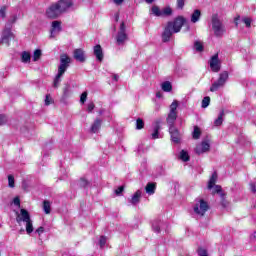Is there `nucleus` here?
<instances>
[{
	"mask_svg": "<svg viewBox=\"0 0 256 256\" xmlns=\"http://www.w3.org/2000/svg\"><path fill=\"white\" fill-rule=\"evenodd\" d=\"M210 68L212 69L213 73H219L221 71V62L219 61V54H215L212 56L210 60Z\"/></svg>",
	"mask_w": 256,
	"mask_h": 256,
	"instance_id": "obj_12",
	"label": "nucleus"
},
{
	"mask_svg": "<svg viewBox=\"0 0 256 256\" xmlns=\"http://www.w3.org/2000/svg\"><path fill=\"white\" fill-rule=\"evenodd\" d=\"M114 19H115L116 22L119 21V13H116V14L114 15Z\"/></svg>",
	"mask_w": 256,
	"mask_h": 256,
	"instance_id": "obj_59",
	"label": "nucleus"
},
{
	"mask_svg": "<svg viewBox=\"0 0 256 256\" xmlns=\"http://www.w3.org/2000/svg\"><path fill=\"white\" fill-rule=\"evenodd\" d=\"M61 21H53L52 22V28H51V37L55 35V33L61 32Z\"/></svg>",
	"mask_w": 256,
	"mask_h": 256,
	"instance_id": "obj_23",
	"label": "nucleus"
},
{
	"mask_svg": "<svg viewBox=\"0 0 256 256\" xmlns=\"http://www.w3.org/2000/svg\"><path fill=\"white\" fill-rule=\"evenodd\" d=\"M41 55H43V52L41 51V49H36L34 52H33V56H32V60L34 62H37L41 59Z\"/></svg>",
	"mask_w": 256,
	"mask_h": 256,
	"instance_id": "obj_33",
	"label": "nucleus"
},
{
	"mask_svg": "<svg viewBox=\"0 0 256 256\" xmlns=\"http://www.w3.org/2000/svg\"><path fill=\"white\" fill-rule=\"evenodd\" d=\"M242 23H244L246 25V27L249 28V27H251L252 20L249 17H244V18H242Z\"/></svg>",
	"mask_w": 256,
	"mask_h": 256,
	"instance_id": "obj_45",
	"label": "nucleus"
},
{
	"mask_svg": "<svg viewBox=\"0 0 256 256\" xmlns=\"http://www.w3.org/2000/svg\"><path fill=\"white\" fill-rule=\"evenodd\" d=\"M217 177V172H213L208 182V189H213V187H215V183H217Z\"/></svg>",
	"mask_w": 256,
	"mask_h": 256,
	"instance_id": "obj_29",
	"label": "nucleus"
},
{
	"mask_svg": "<svg viewBox=\"0 0 256 256\" xmlns=\"http://www.w3.org/2000/svg\"><path fill=\"white\" fill-rule=\"evenodd\" d=\"M103 123L102 119L97 118L90 127V133H99V129H101V125Z\"/></svg>",
	"mask_w": 256,
	"mask_h": 256,
	"instance_id": "obj_20",
	"label": "nucleus"
},
{
	"mask_svg": "<svg viewBox=\"0 0 256 256\" xmlns=\"http://www.w3.org/2000/svg\"><path fill=\"white\" fill-rule=\"evenodd\" d=\"M69 65H71V57L67 54L60 55V65L58 66V73L56 74L53 82V87L57 89L61 84V78L65 75L67 69H69Z\"/></svg>",
	"mask_w": 256,
	"mask_h": 256,
	"instance_id": "obj_1",
	"label": "nucleus"
},
{
	"mask_svg": "<svg viewBox=\"0 0 256 256\" xmlns=\"http://www.w3.org/2000/svg\"><path fill=\"white\" fill-rule=\"evenodd\" d=\"M225 117V111L221 110L217 119L214 121V126L215 127H221L223 125V118Z\"/></svg>",
	"mask_w": 256,
	"mask_h": 256,
	"instance_id": "obj_25",
	"label": "nucleus"
},
{
	"mask_svg": "<svg viewBox=\"0 0 256 256\" xmlns=\"http://www.w3.org/2000/svg\"><path fill=\"white\" fill-rule=\"evenodd\" d=\"M6 14H7V6H2L0 9V17L2 19H5Z\"/></svg>",
	"mask_w": 256,
	"mask_h": 256,
	"instance_id": "obj_46",
	"label": "nucleus"
},
{
	"mask_svg": "<svg viewBox=\"0 0 256 256\" xmlns=\"http://www.w3.org/2000/svg\"><path fill=\"white\" fill-rule=\"evenodd\" d=\"M186 21L187 20L183 16H178L173 22H168V25H171L172 31L179 33Z\"/></svg>",
	"mask_w": 256,
	"mask_h": 256,
	"instance_id": "obj_8",
	"label": "nucleus"
},
{
	"mask_svg": "<svg viewBox=\"0 0 256 256\" xmlns=\"http://www.w3.org/2000/svg\"><path fill=\"white\" fill-rule=\"evenodd\" d=\"M173 33H175V32L171 28V24H167L165 29H164V32L162 33L163 43H168V41L171 40V37H172Z\"/></svg>",
	"mask_w": 256,
	"mask_h": 256,
	"instance_id": "obj_16",
	"label": "nucleus"
},
{
	"mask_svg": "<svg viewBox=\"0 0 256 256\" xmlns=\"http://www.w3.org/2000/svg\"><path fill=\"white\" fill-rule=\"evenodd\" d=\"M197 254H198V256H209V252L207 251V249H205L203 247H199L197 249Z\"/></svg>",
	"mask_w": 256,
	"mask_h": 256,
	"instance_id": "obj_38",
	"label": "nucleus"
},
{
	"mask_svg": "<svg viewBox=\"0 0 256 256\" xmlns=\"http://www.w3.org/2000/svg\"><path fill=\"white\" fill-rule=\"evenodd\" d=\"M169 133H170L171 141L173 143L179 144L181 142V133L179 132L177 127L171 126L169 128Z\"/></svg>",
	"mask_w": 256,
	"mask_h": 256,
	"instance_id": "obj_13",
	"label": "nucleus"
},
{
	"mask_svg": "<svg viewBox=\"0 0 256 256\" xmlns=\"http://www.w3.org/2000/svg\"><path fill=\"white\" fill-rule=\"evenodd\" d=\"M16 223H18L19 227H21L23 224L25 225L27 235H31V233H33V220H31V214H29V211L22 208L20 213L17 212Z\"/></svg>",
	"mask_w": 256,
	"mask_h": 256,
	"instance_id": "obj_2",
	"label": "nucleus"
},
{
	"mask_svg": "<svg viewBox=\"0 0 256 256\" xmlns=\"http://www.w3.org/2000/svg\"><path fill=\"white\" fill-rule=\"evenodd\" d=\"M93 109H95V104L93 102L88 103L87 105L88 113H93Z\"/></svg>",
	"mask_w": 256,
	"mask_h": 256,
	"instance_id": "obj_50",
	"label": "nucleus"
},
{
	"mask_svg": "<svg viewBox=\"0 0 256 256\" xmlns=\"http://www.w3.org/2000/svg\"><path fill=\"white\" fill-rule=\"evenodd\" d=\"M11 39H13V32H11V28L5 26L2 32L0 43L1 45H7V47H9V42L11 41Z\"/></svg>",
	"mask_w": 256,
	"mask_h": 256,
	"instance_id": "obj_10",
	"label": "nucleus"
},
{
	"mask_svg": "<svg viewBox=\"0 0 256 256\" xmlns=\"http://www.w3.org/2000/svg\"><path fill=\"white\" fill-rule=\"evenodd\" d=\"M141 195H143V192H141V190H137L131 197V199L129 200V202L131 203V205H139L140 201H141Z\"/></svg>",
	"mask_w": 256,
	"mask_h": 256,
	"instance_id": "obj_19",
	"label": "nucleus"
},
{
	"mask_svg": "<svg viewBox=\"0 0 256 256\" xmlns=\"http://www.w3.org/2000/svg\"><path fill=\"white\" fill-rule=\"evenodd\" d=\"M43 211L46 215H49V213H51V203L47 200L43 202Z\"/></svg>",
	"mask_w": 256,
	"mask_h": 256,
	"instance_id": "obj_34",
	"label": "nucleus"
},
{
	"mask_svg": "<svg viewBox=\"0 0 256 256\" xmlns=\"http://www.w3.org/2000/svg\"><path fill=\"white\" fill-rule=\"evenodd\" d=\"M155 0H145V3H147L148 5H151V3H153Z\"/></svg>",
	"mask_w": 256,
	"mask_h": 256,
	"instance_id": "obj_60",
	"label": "nucleus"
},
{
	"mask_svg": "<svg viewBox=\"0 0 256 256\" xmlns=\"http://www.w3.org/2000/svg\"><path fill=\"white\" fill-rule=\"evenodd\" d=\"M186 2L187 0H176V9L183 10Z\"/></svg>",
	"mask_w": 256,
	"mask_h": 256,
	"instance_id": "obj_40",
	"label": "nucleus"
},
{
	"mask_svg": "<svg viewBox=\"0 0 256 256\" xmlns=\"http://www.w3.org/2000/svg\"><path fill=\"white\" fill-rule=\"evenodd\" d=\"M194 49L195 51H197L198 53H201L204 49L203 47V43H201V41H195L194 42Z\"/></svg>",
	"mask_w": 256,
	"mask_h": 256,
	"instance_id": "obj_36",
	"label": "nucleus"
},
{
	"mask_svg": "<svg viewBox=\"0 0 256 256\" xmlns=\"http://www.w3.org/2000/svg\"><path fill=\"white\" fill-rule=\"evenodd\" d=\"M251 239H256V232L251 236Z\"/></svg>",
	"mask_w": 256,
	"mask_h": 256,
	"instance_id": "obj_62",
	"label": "nucleus"
},
{
	"mask_svg": "<svg viewBox=\"0 0 256 256\" xmlns=\"http://www.w3.org/2000/svg\"><path fill=\"white\" fill-rule=\"evenodd\" d=\"M214 189H215V192H216V193H219V194H220V197H221V199H222V201H221L222 206H223V207H227V204H226V202H225V194L223 193L221 186H220V185H216Z\"/></svg>",
	"mask_w": 256,
	"mask_h": 256,
	"instance_id": "obj_26",
	"label": "nucleus"
},
{
	"mask_svg": "<svg viewBox=\"0 0 256 256\" xmlns=\"http://www.w3.org/2000/svg\"><path fill=\"white\" fill-rule=\"evenodd\" d=\"M113 80H114V81H119V75L114 74V75H113Z\"/></svg>",
	"mask_w": 256,
	"mask_h": 256,
	"instance_id": "obj_57",
	"label": "nucleus"
},
{
	"mask_svg": "<svg viewBox=\"0 0 256 256\" xmlns=\"http://www.w3.org/2000/svg\"><path fill=\"white\" fill-rule=\"evenodd\" d=\"M127 41V33H125V22L120 24V30L116 36L117 45H123Z\"/></svg>",
	"mask_w": 256,
	"mask_h": 256,
	"instance_id": "obj_11",
	"label": "nucleus"
},
{
	"mask_svg": "<svg viewBox=\"0 0 256 256\" xmlns=\"http://www.w3.org/2000/svg\"><path fill=\"white\" fill-rule=\"evenodd\" d=\"M7 123V116L5 114L0 115V125H5Z\"/></svg>",
	"mask_w": 256,
	"mask_h": 256,
	"instance_id": "obj_51",
	"label": "nucleus"
},
{
	"mask_svg": "<svg viewBox=\"0 0 256 256\" xmlns=\"http://www.w3.org/2000/svg\"><path fill=\"white\" fill-rule=\"evenodd\" d=\"M143 127H145V122L143 121V119L138 118L136 120V129L140 130L143 129Z\"/></svg>",
	"mask_w": 256,
	"mask_h": 256,
	"instance_id": "obj_42",
	"label": "nucleus"
},
{
	"mask_svg": "<svg viewBox=\"0 0 256 256\" xmlns=\"http://www.w3.org/2000/svg\"><path fill=\"white\" fill-rule=\"evenodd\" d=\"M61 15H62V12L59 9V6L57 5V3L51 4L46 10V17H48V19H57V17Z\"/></svg>",
	"mask_w": 256,
	"mask_h": 256,
	"instance_id": "obj_7",
	"label": "nucleus"
},
{
	"mask_svg": "<svg viewBox=\"0 0 256 256\" xmlns=\"http://www.w3.org/2000/svg\"><path fill=\"white\" fill-rule=\"evenodd\" d=\"M201 19V10L196 9L191 15V23H197Z\"/></svg>",
	"mask_w": 256,
	"mask_h": 256,
	"instance_id": "obj_27",
	"label": "nucleus"
},
{
	"mask_svg": "<svg viewBox=\"0 0 256 256\" xmlns=\"http://www.w3.org/2000/svg\"><path fill=\"white\" fill-rule=\"evenodd\" d=\"M150 15H154V17H169L170 15H173V10L171 7H165L161 10L159 6L153 5L150 9Z\"/></svg>",
	"mask_w": 256,
	"mask_h": 256,
	"instance_id": "obj_6",
	"label": "nucleus"
},
{
	"mask_svg": "<svg viewBox=\"0 0 256 256\" xmlns=\"http://www.w3.org/2000/svg\"><path fill=\"white\" fill-rule=\"evenodd\" d=\"M212 29L216 37H222L223 33H225V26L217 14L212 15Z\"/></svg>",
	"mask_w": 256,
	"mask_h": 256,
	"instance_id": "obj_3",
	"label": "nucleus"
},
{
	"mask_svg": "<svg viewBox=\"0 0 256 256\" xmlns=\"http://www.w3.org/2000/svg\"><path fill=\"white\" fill-rule=\"evenodd\" d=\"M156 97L161 98V93H156Z\"/></svg>",
	"mask_w": 256,
	"mask_h": 256,
	"instance_id": "obj_63",
	"label": "nucleus"
},
{
	"mask_svg": "<svg viewBox=\"0 0 256 256\" xmlns=\"http://www.w3.org/2000/svg\"><path fill=\"white\" fill-rule=\"evenodd\" d=\"M44 232H45V228L43 226H40L35 231V233H37L38 235H42V233H44Z\"/></svg>",
	"mask_w": 256,
	"mask_h": 256,
	"instance_id": "obj_54",
	"label": "nucleus"
},
{
	"mask_svg": "<svg viewBox=\"0 0 256 256\" xmlns=\"http://www.w3.org/2000/svg\"><path fill=\"white\" fill-rule=\"evenodd\" d=\"M208 210H209V204L205 200L203 199L195 200V204L193 206V211L195 215H199V217H203V215H205V213H207Z\"/></svg>",
	"mask_w": 256,
	"mask_h": 256,
	"instance_id": "obj_4",
	"label": "nucleus"
},
{
	"mask_svg": "<svg viewBox=\"0 0 256 256\" xmlns=\"http://www.w3.org/2000/svg\"><path fill=\"white\" fill-rule=\"evenodd\" d=\"M105 243H107V238L105 236H101L99 240V245L101 248L105 247Z\"/></svg>",
	"mask_w": 256,
	"mask_h": 256,
	"instance_id": "obj_49",
	"label": "nucleus"
},
{
	"mask_svg": "<svg viewBox=\"0 0 256 256\" xmlns=\"http://www.w3.org/2000/svg\"><path fill=\"white\" fill-rule=\"evenodd\" d=\"M8 185L9 187H15V177L13 175H8Z\"/></svg>",
	"mask_w": 256,
	"mask_h": 256,
	"instance_id": "obj_44",
	"label": "nucleus"
},
{
	"mask_svg": "<svg viewBox=\"0 0 256 256\" xmlns=\"http://www.w3.org/2000/svg\"><path fill=\"white\" fill-rule=\"evenodd\" d=\"M56 4L58 5V9H60V13L63 14L73 7V0H59Z\"/></svg>",
	"mask_w": 256,
	"mask_h": 256,
	"instance_id": "obj_14",
	"label": "nucleus"
},
{
	"mask_svg": "<svg viewBox=\"0 0 256 256\" xmlns=\"http://www.w3.org/2000/svg\"><path fill=\"white\" fill-rule=\"evenodd\" d=\"M177 121V112H169L166 118V123L168 127H175V122Z\"/></svg>",
	"mask_w": 256,
	"mask_h": 256,
	"instance_id": "obj_18",
	"label": "nucleus"
},
{
	"mask_svg": "<svg viewBox=\"0 0 256 256\" xmlns=\"http://www.w3.org/2000/svg\"><path fill=\"white\" fill-rule=\"evenodd\" d=\"M153 133L151 134L152 139H159V131H161V120H157L153 126Z\"/></svg>",
	"mask_w": 256,
	"mask_h": 256,
	"instance_id": "obj_21",
	"label": "nucleus"
},
{
	"mask_svg": "<svg viewBox=\"0 0 256 256\" xmlns=\"http://www.w3.org/2000/svg\"><path fill=\"white\" fill-rule=\"evenodd\" d=\"M179 107V103L177 101H173L170 105L169 113H177V108Z\"/></svg>",
	"mask_w": 256,
	"mask_h": 256,
	"instance_id": "obj_41",
	"label": "nucleus"
},
{
	"mask_svg": "<svg viewBox=\"0 0 256 256\" xmlns=\"http://www.w3.org/2000/svg\"><path fill=\"white\" fill-rule=\"evenodd\" d=\"M192 137L193 139H199V137H201V130L197 126L194 127Z\"/></svg>",
	"mask_w": 256,
	"mask_h": 256,
	"instance_id": "obj_39",
	"label": "nucleus"
},
{
	"mask_svg": "<svg viewBox=\"0 0 256 256\" xmlns=\"http://www.w3.org/2000/svg\"><path fill=\"white\" fill-rule=\"evenodd\" d=\"M21 60H22V63H30L31 62V54L27 51L22 52Z\"/></svg>",
	"mask_w": 256,
	"mask_h": 256,
	"instance_id": "obj_31",
	"label": "nucleus"
},
{
	"mask_svg": "<svg viewBox=\"0 0 256 256\" xmlns=\"http://www.w3.org/2000/svg\"><path fill=\"white\" fill-rule=\"evenodd\" d=\"M179 159L184 163H187L191 159V157L189 156V152L181 150L179 153Z\"/></svg>",
	"mask_w": 256,
	"mask_h": 256,
	"instance_id": "obj_30",
	"label": "nucleus"
},
{
	"mask_svg": "<svg viewBox=\"0 0 256 256\" xmlns=\"http://www.w3.org/2000/svg\"><path fill=\"white\" fill-rule=\"evenodd\" d=\"M16 22H17V15H12L8 20V22L6 23V27H8V29H12L13 23H16Z\"/></svg>",
	"mask_w": 256,
	"mask_h": 256,
	"instance_id": "obj_35",
	"label": "nucleus"
},
{
	"mask_svg": "<svg viewBox=\"0 0 256 256\" xmlns=\"http://www.w3.org/2000/svg\"><path fill=\"white\" fill-rule=\"evenodd\" d=\"M21 231L25 232V229H21Z\"/></svg>",
	"mask_w": 256,
	"mask_h": 256,
	"instance_id": "obj_64",
	"label": "nucleus"
},
{
	"mask_svg": "<svg viewBox=\"0 0 256 256\" xmlns=\"http://www.w3.org/2000/svg\"><path fill=\"white\" fill-rule=\"evenodd\" d=\"M123 191H125V187L120 186L115 190V193H116V195H121L123 193Z\"/></svg>",
	"mask_w": 256,
	"mask_h": 256,
	"instance_id": "obj_52",
	"label": "nucleus"
},
{
	"mask_svg": "<svg viewBox=\"0 0 256 256\" xmlns=\"http://www.w3.org/2000/svg\"><path fill=\"white\" fill-rule=\"evenodd\" d=\"M239 16L238 17H236L235 18V20H234V23H235V25H236V27H238V25H239Z\"/></svg>",
	"mask_w": 256,
	"mask_h": 256,
	"instance_id": "obj_58",
	"label": "nucleus"
},
{
	"mask_svg": "<svg viewBox=\"0 0 256 256\" xmlns=\"http://www.w3.org/2000/svg\"><path fill=\"white\" fill-rule=\"evenodd\" d=\"M250 189H251L252 193H256V184H255V182L250 183Z\"/></svg>",
	"mask_w": 256,
	"mask_h": 256,
	"instance_id": "obj_55",
	"label": "nucleus"
},
{
	"mask_svg": "<svg viewBox=\"0 0 256 256\" xmlns=\"http://www.w3.org/2000/svg\"><path fill=\"white\" fill-rule=\"evenodd\" d=\"M155 189H157V185L153 182H149L145 187L147 195H155Z\"/></svg>",
	"mask_w": 256,
	"mask_h": 256,
	"instance_id": "obj_24",
	"label": "nucleus"
},
{
	"mask_svg": "<svg viewBox=\"0 0 256 256\" xmlns=\"http://www.w3.org/2000/svg\"><path fill=\"white\" fill-rule=\"evenodd\" d=\"M94 55L97 61H103V48H101V45L97 44L94 46Z\"/></svg>",
	"mask_w": 256,
	"mask_h": 256,
	"instance_id": "obj_22",
	"label": "nucleus"
},
{
	"mask_svg": "<svg viewBox=\"0 0 256 256\" xmlns=\"http://www.w3.org/2000/svg\"><path fill=\"white\" fill-rule=\"evenodd\" d=\"M51 103H53V98H51V95L48 94L45 97V105L49 106V105H51Z\"/></svg>",
	"mask_w": 256,
	"mask_h": 256,
	"instance_id": "obj_48",
	"label": "nucleus"
},
{
	"mask_svg": "<svg viewBox=\"0 0 256 256\" xmlns=\"http://www.w3.org/2000/svg\"><path fill=\"white\" fill-rule=\"evenodd\" d=\"M211 149V145L208 141H202L201 144L197 145L195 148V153L197 155H202V153H207Z\"/></svg>",
	"mask_w": 256,
	"mask_h": 256,
	"instance_id": "obj_15",
	"label": "nucleus"
},
{
	"mask_svg": "<svg viewBox=\"0 0 256 256\" xmlns=\"http://www.w3.org/2000/svg\"><path fill=\"white\" fill-rule=\"evenodd\" d=\"M209 103H211V97L205 96L201 104L202 109H207V106L209 105Z\"/></svg>",
	"mask_w": 256,
	"mask_h": 256,
	"instance_id": "obj_37",
	"label": "nucleus"
},
{
	"mask_svg": "<svg viewBox=\"0 0 256 256\" xmlns=\"http://www.w3.org/2000/svg\"><path fill=\"white\" fill-rule=\"evenodd\" d=\"M103 113H105V110H104V109H101V110L99 111V115H103Z\"/></svg>",
	"mask_w": 256,
	"mask_h": 256,
	"instance_id": "obj_61",
	"label": "nucleus"
},
{
	"mask_svg": "<svg viewBox=\"0 0 256 256\" xmlns=\"http://www.w3.org/2000/svg\"><path fill=\"white\" fill-rule=\"evenodd\" d=\"M71 97V86L67 84L63 89L62 101H65Z\"/></svg>",
	"mask_w": 256,
	"mask_h": 256,
	"instance_id": "obj_28",
	"label": "nucleus"
},
{
	"mask_svg": "<svg viewBox=\"0 0 256 256\" xmlns=\"http://www.w3.org/2000/svg\"><path fill=\"white\" fill-rule=\"evenodd\" d=\"M87 91H84L80 96V103L81 105H85V102L87 101Z\"/></svg>",
	"mask_w": 256,
	"mask_h": 256,
	"instance_id": "obj_43",
	"label": "nucleus"
},
{
	"mask_svg": "<svg viewBox=\"0 0 256 256\" xmlns=\"http://www.w3.org/2000/svg\"><path fill=\"white\" fill-rule=\"evenodd\" d=\"M13 203L14 205H16V207H21V200L19 199V197H15L13 199Z\"/></svg>",
	"mask_w": 256,
	"mask_h": 256,
	"instance_id": "obj_53",
	"label": "nucleus"
},
{
	"mask_svg": "<svg viewBox=\"0 0 256 256\" xmlns=\"http://www.w3.org/2000/svg\"><path fill=\"white\" fill-rule=\"evenodd\" d=\"M173 89V85H171V82L165 81L162 83V90L165 91L166 93L171 92Z\"/></svg>",
	"mask_w": 256,
	"mask_h": 256,
	"instance_id": "obj_32",
	"label": "nucleus"
},
{
	"mask_svg": "<svg viewBox=\"0 0 256 256\" xmlns=\"http://www.w3.org/2000/svg\"><path fill=\"white\" fill-rule=\"evenodd\" d=\"M169 228V224L156 219L152 222V231H154V233H160L161 231H165V233H167V229Z\"/></svg>",
	"mask_w": 256,
	"mask_h": 256,
	"instance_id": "obj_9",
	"label": "nucleus"
},
{
	"mask_svg": "<svg viewBox=\"0 0 256 256\" xmlns=\"http://www.w3.org/2000/svg\"><path fill=\"white\" fill-rule=\"evenodd\" d=\"M73 57L79 63H85V51H83V49H75L73 52Z\"/></svg>",
	"mask_w": 256,
	"mask_h": 256,
	"instance_id": "obj_17",
	"label": "nucleus"
},
{
	"mask_svg": "<svg viewBox=\"0 0 256 256\" xmlns=\"http://www.w3.org/2000/svg\"><path fill=\"white\" fill-rule=\"evenodd\" d=\"M79 185L81 187H89V181H87L85 178H81L79 181Z\"/></svg>",
	"mask_w": 256,
	"mask_h": 256,
	"instance_id": "obj_47",
	"label": "nucleus"
},
{
	"mask_svg": "<svg viewBox=\"0 0 256 256\" xmlns=\"http://www.w3.org/2000/svg\"><path fill=\"white\" fill-rule=\"evenodd\" d=\"M125 0H113V3L115 4V5H123V2H124Z\"/></svg>",
	"mask_w": 256,
	"mask_h": 256,
	"instance_id": "obj_56",
	"label": "nucleus"
},
{
	"mask_svg": "<svg viewBox=\"0 0 256 256\" xmlns=\"http://www.w3.org/2000/svg\"><path fill=\"white\" fill-rule=\"evenodd\" d=\"M227 79H229V72L223 71L220 73L218 80L215 81L210 87L211 93H215V91H219L221 87H224L225 83H227Z\"/></svg>",
	"mask_w": 256,
	"mask_h": 256,
	"instance_id": "obj_5",
	"label": "nucleus"
}]
</instances>
